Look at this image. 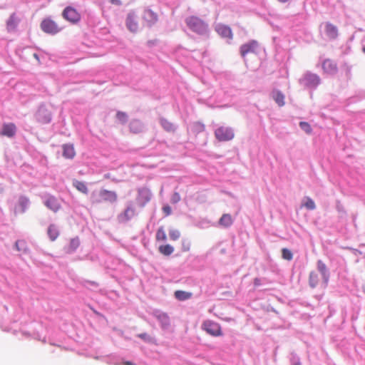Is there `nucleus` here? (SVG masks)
Returning a JSON list of instances; mask_svg holds the SVG:
<instances>
[{
	"instance_id": "nucleus-1",
	"label": "nucleus",
	"mask_w": 365,
	"mask_h": 365,
	"mask_svg": "<svg viewBox=\"0 0 365 365\" xmlns=\"http://www.w3.org/2000/svg\"><path fill=\"white\" fill-rule=\"evenodd\" d=\"M185 24L193 32L204 35L208 31V26L204 20L196 16H190L186 18Z\"/></svg>"
},
{
	"instance_id": "nucleus-2",
	"label": "nucleus",
	"mask_w": 365,
	"mask_h": 365,
	"mask_svg": "<svg viewBox=\"0 0 365 365\" xmlns=\"http://www.w3.org/2000/svg\"><path fill=\"white\" fill-rule=\"evenodd\" d=\"M118 199L115 192L101 190L98 193L93 192L91 194V202L93 204H99L102 202H115Z\"/></svg>"
},
{
	"instance_id": "nucleus-3",
	"label": "nucleus",
	"mask_w": 365,
	"mask_h": 365,
	"mask_svg": "<svg viewBox=\"0 0 365 365\" xmlns=\"http://www.w3.org/2000/svg\"><path fill=\"white\" fill-rule=\"evenodd\" d=\"M214 135L220 142L230 141L235 138V131L231 127L221 125L215 129Z\"/></svg>"
},
{
	"instance_id": "nucleus-4",
	"label": "nucleus",
	"mask_w": 365,
	"mask_h": 365,
	"mask_svg": "<svg viewBox=\"0 0 365 365\" xmlns=\"http://www.w3.org/2000/svg\"><path fill=\"white\" fill-rule=\"evenodd\" d=\"M202 329L213 336H220L222 335L220 325L218 323L210 320L205 321L202 324Z\"/></svg>"
},
{
	"instance_id": "nucleus-5",
	"label": "nucleus",
	"mask_w": 365,
	"mask_h": 365,
	"mask_svg": "<svg viewBox=\"0 0 365 365\" xmlns=\"http://www.w3.org/2000/svg\"><path fill=\"white\" fill-rule=\"evenodd\" d=\"M40 26L43 32L51 35L56 34L61 31L57 24L50 18L44 19Z\"/></svg>"
},
{
	"instance_id": "nucleus-6",
	"label": "nucleus",
	"mask_w": 365,
	"mask_h": 365,
	"mask_svg": "<svg viewBox=\"0 0 365 365\" xmlns=\"http://www.w3.org/2000/svg\"><path fill=\"white\" fill-rule=\"evenodd\" d=\"M150 190L147 187H142L138 190V196L136 197L137 203L139 206L143 207L151 200Z\"/></svg>"
},
{
	"instance_id": "nucleus-7",
	"label": "nucleus",
	"mask_w": 365,
	"mask_h": 365,
	"mask_svg": "<svg viewBox=\"0 0 365 365\" xmlns=\"http://www.w3.org/2000/svg\"><path fill=\"white\" fill-rule=\"evenodd\" d=\"M63 17L68 21L76 24L81 20L80 14L73 7L67 6L62 13Z\"/></svg>"
},
{
	"instance_id": "nucleus-8",
	"label": "nucleus",
	"mask_w": 365,
	"mask_h": 365,
	"mask_svg": "<svg viewBox=\"0 0 365 365\" xmlns=\"http://www.w3.org/2000/svg\"><path fill=\"white\" fill-rule=\"evenodd\" d=\"M126 26L131 32H136L139 28L138 16L135 11H132L128 13L126 21Z\"/></svg>"
},
{
	"instance_id": "nucleus-9",
	"label": "nucleus",
	"mask_w": 365,
	"mask_h": 365,
	"mask_svg": "<svg viewBox=\"0 0 365 365\" xmlns=\"http://www.w3.org/2000/svg\"><path fill=\"white\" fill-rule=\"evenodd\" d=\"M142 19L143 24L146 26H151L158 21V15L151 9H146L143 11Z\"/></svg>"
},
{
	"instance_id": "nucleus-10",
	"label": "nucleus",
	"mask_w": 365,
	"mask_h": 365,
	"mask_svg": "<svg viewBox=\"0 0 365 365\" xmlns=\"http://www.w3.org/2000/svg\"><path fill=\"white\" fill-rule=\"evenodd\" d=\"M16 126L14 123H4L2 125V128L0 130V135L6 136L8 138H12L16 135Z\"/></svg>"
},
{
	"instance_id": "nucleus-11",
	"label": "nucleus",
	"mask_w": 365,
	"mask_h": 365,
	"mask_svg": "<svg viewBox=\"0 0 365 365\" xmlns=\"http://www.w3.org/2000/svg\"><path fill=\"white\" fill-rule=\"evenodd\" d=\"M302 81L307 86L316 87L319 83L320 78L314 73H308L304 76Z\"/></svg>"
},
{
	"instance_id": "nucleus-12",
	"label": "nucleus",
	"mask_w": 365,
	"mask_h": 365,
	"mask_svg": "<svg viewBox=\"0 0 365 365\" xmlns=\"http://www.w3.org/2000/svg\"><path fill=\"white\" fill-rule=\"evenodd\" d=\"M135 208L132 205H128L125 210L118 215V220L121 222H126L134 217Z\"/></svg>"
},
{
	"instance_id": "nucleus-13",
	"label": "nucleus",
	"mask_w": 365,
	"mask_h": 365,
	"mask_svg": "<svg viewBox=\"0 0 365 365\" xmlns=\"http://www.w3.org/2000/svg\"><path fill=\"white\" fill-rule=\"evenodd\" d=\"M215 31L221 37L232 39V32L228 26L221 24H218L215 27Z\"/></svg>"
},
{
	"instance_id": "nucleus-14",
	"label": "nucleus",
	"mask_w": 365,
	"mask_h": 365,
	"mask_svg": "<svg viewBox=\"0 0 365 365\" xmlns=\"http://www.w3.org/2000/svg\"><path fill=\"white\" fill-rule=\"evenodd\" d=\"M257 43L255 41H250L249 43H245L240 47V54L245 58L247 54L255 53V49L257 48Z\"/></svg>"
},
{
	"instance_id": "nucleus-15",
	"label": "nucleus",
	"mask_w": 365,
	"mask_h": 365,
	"mask_svg": "<svg viewBox=\"0 0 365 365\" xmlns=\"http://www.w3.org/2000/svg\"><path fill=\"white\" fill-rule=\"evenodd\" d=\"M44 205L54 212H58L61 209V204L53 196L48 197L44 202Z\"/></svg>"
},
{
	"instance_id": "nucleus-16",
	"label": "nucleus",
	"mask_w": 365,
	"mask_h": 365,
	"mask_svg": "<svg viewBox=\"0 0 365 365\" xmlns=\"http://www.w3.org/2000/svg\"><path fill=\"white\" fill-rule=\"evenodd\" d=\"M322 68L324 71L329 74H334L337 71L336 63L330 59H326L322 63Z\"/></svg>"
},
{
	"instance_id": "nucleus-17",
	"label": "nucleus",
	"mask_w": 365,
	"mask_h": 365,
	"mask_svg": "<svg viewBox=\"0 0 365 365\" xmlns=\"http://www.w3.org/2000/svg\"><path fill=\"white\" fill-rule=\"evenodd\" d=\"M154 316L160 322L163 328H167L170 326V320L166 313L156 311L154 313Z\"/></svg>"
},
{
	"instance_id": "nucleus-18",
	"label": "nucleus",
	"mask_w": 365,
	"mask_h": 365,
	"mask_svg": "<svg viewBox=\"0 0 365 365\" xmlns=\"http://www.w3.org/2000/svg\"><path fill=\"white\" fill-rule=\"evenodd\" d=\"M63 156L68 159H73L76 155V151L72 144H64L63 146Z\"/></svg>"
},
{
	"instance_id": "nucleus-19",
	"label": "nucleus",
	"mask_w": 365,
	"mask_h": 365,
	"mask_svg": "<svg viewBox=\"0 0 365 365\" xmlns=\"http://www.w3.org/2000/svg\"><path fill=\"white\" fill-rule=\"evenodd\" d=\"M233 218L230 214H223L219 220L218 224L223 227H229L233 224Z\"/></svg>"
},
{
	"instance_id": "nucleus-20",
	"label": "nucleus",
	"mask_w": 365,
	"mask_h": 365,
	"mask_svg": "<svg viewBox=\"0 0 365 365\" xmlns=\"http://www.w3.org/2000/svg\"><path fill=\"white\" fill-rule=\"evenodd\" d=\"M80 245V241L78 237L72 238L70 240L69 244L65 247V251L66 253H72L76 250Z\"/></svg>"
},
{
	"instance_id": "nucleus-21",
	"label": "nucleus",
	"mask_w": 365,
	"mask_h": 365,
	"mask_svg": "<svg viewBox=\"0 0 365 365\" xmlns=\"http://www.w3.org/2000/svg\"><path fill=\"white\" fill-rule=\"evenodd\" d=\"M160 123L165 131L169 133H173L175 131V125L169 120L166 118H161L160 120Z\"/></svg>"
},
{
	"instance_id": "nucleus-22",
	"label": "nucleus",
	"mask_w": 365,
	"mask_h": 365,
	"mask_svg": "<svg viewBox=\"0 0 365 365\" xmlns=\"http://www.w3.org/2000/svg\"><path fill=\"white\" fill-rule=\"evenodd\" d=\"M317 269L324 279L325 283H327L329 274L327 272V266L322 260H319L317 262Z\"/></svg>"
},
{
	"instance_id": "nucleus-23",
	"label": "nucleus",
	"mask_w": 365,
	"mask_h": 365,
	"mask_svg": "<svg viewBox=\"0 0 365 365\" xmlns=\"http://www.w3.org/2000/svg\"><path fill=\"white\" fill-rule=\"evenodd\" d=\"M130 129L133 133H139L143 130V123L138 120H133L130 123Z\"/></svg>"
},
{
	"instance_id": "nucleus-24",
	"label": "nucleus",
	"mask_w": 365,
	"mask_h": 365,
	"mask_svg": "<svg viewBox=\"0 0 365 365\" xmlns=\"http://www.w3.org/2000/svg\"><path fill=\"white\" fill-rule=\"evenodd\" d=\"M19 20L16 18L15 14H13L10 16L9 19L7 21V29L11 31L16 29Z\"/></svg>"
},
{
	"instance_id": "nucleus-25",
	"label": "nucleus",
	"mask_w": 365,
	"mask_h": 365,
	"mask_svg": "<svg viewBox=\"0 0 365 365\" xmlns=\"http://www.w3.org/2000/svg\"><path fill=\"white\" fill-rule=\"evenodd\" d=\"M175 298L180 301L187 300L192 297V293L188 292H185L182 290H177L174 294Z\"/></svg>"
},
{
	"instance_id": "nucleus-26",
	"label": "nucleus",
	"mask_w": 365,
	"mask_h": 365,
	"mask_svg": "<svg viewBox=\"0 0 365 365\" xmlns=\"http://www.w3.org/2000/svg\"><path fill=\"white\" fill-rule=\"evenodd\" d=\"M73 185L81 192L87 194L88 190L85 182L79 180H73Z\"/></svg>"
},
{
	"instance_id": "nucleus-27",
	"label": "nucleus",
	"mask_w": 365,
	"mask_h": 365,
	"mask_svg": "<svg viewBox=\"0 0 365 365\" xmlns=\"http://www.w3.org/2000/svg\"><path fill=\"white\" fill-rule=\"evenodd\" d=\"M48 235L51 241H54L58 237L59 232L54 225H51L48 228Z\"/></svg>"
},
{
	"instance_id": "nucleus-28",
	"label": "nucleus",
	"mask_w": 365,
	"mask_h": 365,
	"mask_svg": "<svg viewBox=\"0 0 365 365\" xmlns=\"http://www.w3.org/2000/svg\"><path fill=\"white\" fill-rule=\"evenodd\" d=\"M158 250L160 254L169 256L174 252V248L170 245H163L159 247Z\"/></svg>"
},
{
	"instance_id": "nucleus-29",
	"label": "nucleus",
	"mask_w": 365,
	"mask_h": 365,
	"mask_svg": "<svg viewBox=\"0 0 365 365\" xmlns=\"http://www.w3.org/2000/svg\"><path fill=\"white\" fill-rule=\"evenodd\" d=\"M273 98L279 106L284 105V96L280 91H274L273 93Z\"/></svg>"
},
{
	"instance_id": "nucleus-30",
	"label": "nucleus",
	"mask_w": 365,
	"mask_h": 365,
	"mask_svg": "<svg viewBox=\"0 0 365 365\" xmlns=\"http://www.w3.org/2000/svg\"><path fill=\"white\" fill-rule=\"evenodd\" d=\"M326 32L331 38H335L337 36L336 27L331 24H327Z\"/></svg>"
},
{
	"instance_id": "nucleus-31",
	"label": "nucleus",
	"mask_w": 365,
	"mask_h": 365,
	"mask_svg": "<svg viewBox=\"0 0 365 365\" xmlns=\"http://www.w3.org/2000/svg\"><path fill=\"white\" fill-rule=\"evenodd\" d=\"M38 120L43 123H47L51 120V115L44 110H40L38 115Z\"/></svg>"
},
{
	"instance_id": "nucleus-32",
	"label": "nucleus",
	"mask_w": 365,
	"mask_h": 365,
	"mask_svg": "<svg viewBox=\"0 0 365 365\" xmlns=\"http://www.w3.org/2000/svg\"><path fill=\"white\" fill-rule=\"evenodd\" d=\"M29 203V200L28 197L21 196L19 199V205L21 207V212H24L28 207Z\"/></svg>"
},
{
	"instance_id": "nucleus-33",
	"label": "nucleus",
	"mask_w": 365,
	"mask_h": 365,
	"mask_svg": "<svg viewBox=\"0 0 365 365\" xmlns=\"http://www.w3.org/2000/svg\"><path fill=\"white\" fill-rule=\"evenodd\" d=\"M319 282V274L315 272H312L309 275V284L312 287H315Z\"/></svg>"
},
{
	"instance_id": "nucleus-34",
	"label": "nucleus",
	"mask_w": 365,
	"mask_h": 365,
	"mask_svg": "<svg viewBox=\"0 0 365 365\" xmlns=\"http://www.w3.org/2000/svg\"><path fill=\"white\" fill-rule=\"evenodd\" d=\"M156 240L157 241H165L167 239L166 233L163 227L158 228L156 232Z\"/></svg>"
},
{
	"instance_id": "nucleus-35",
	"label": "nucleus",
	"mask_w": 365,
	"mask_h": 365,
	"mask_svg": "<svg viewBox=\"0 0 365 365\" xmlns=\"http://www.w3.org/2000/svg\"><path fill=\"white\" fill-rule=\"evenodd\" d=\"M15 247L19 252H26V243L24 240H17L15 243Z\"/></svg>"
},
{
	"instance_id": "nucleus-36",
	"label": "nucleus",
	"mask_w": 365,
	"mask_h": 365,
	"mask_svg": "<svg viewBox=\"0 0 365 365\" xmlns=\"http://www.w3.org/2000/svg\"><path fill=\"white\" fill-rule=\"evenodd\" d=\"M169 236L171 240L176 241L180 237V232L176 229H171L169 231Z\"/></svg>"
},
{
	"instance_id": "nucleus-37",
	"label": "nucleus",
	"mask_w": 365,
	"mask_h": 365,
	"mask_svg": "<svg viewBox=\"0 0 365 365\" xmlns=\"http://www.w3.org/2000/svg\"><path fill=\"white\" fill-rule=\"evenodd\" d=\"M306 202L304 203V206L308 210H314L316 207L315 203L310 197H306Z\"/></svg>"
},
{
	"instance_id": "nucleus-38",
	"label": "nucleus",
	"mask_w": 365,
	"mask_h": 365,
	"mask_svg": "<svg viewBox=\"0 0 365 365\" xmlns=\"http://www.w3.org/2000/svg\"><path fill=\"white\" fill-rule=\"evenodd\" d=\"M116 118L121 123H125L128 120V115L122 111H118L116 113Z\"/></svg>"
},
{
	"instance_id": "nucleus-39",
	"label": "nucleus",
	"mask_w": 365,
	"mask_h": 365,
	"mask_svg": "<svg viewBox=\"0 0 365 365\" xmlns=\"http://www.w3.org/2000/svg\"><path fill=\"white\" fill-rule=\"evenodd\" d=\"M282 255L283 259L287 260H291L293 257L292 252L287 248H283L282 250Z\"/></svg>"
},
{
	"instance_id": "nucleus-40",
	"label": "nucleus",
	"mask_w": 365,
	"mask_h": 365,
	"mask_svg": "<svg viewBox=\"0 0 365 365\" xmlns=\"http://www.w3.org/2000/svg\"><path fill=\"white\" fill-rule=\"evenodd\" d=\"M300 128L305 131L307 134H311L312 132V129L310 126V125L307 122H300L299 123Z\"/></svg>"
},
{
	"instance_id": "nucleus-41",
	"label": "nucleus",
	"mask_w": 365,
	"mask_h": 365,
	"mask_svg": "<svg viewBox=\"0 0 365 365\" xmlns=\"http://www.w3.org/2000/svg\"><path fill=\"white\" fill-rule=\"evenodd\" d=\"M180 200V195L178 192H174L171 197L173 203H177Z\"/></svg>"
},
{
	"instance_id": "nucleus-42",
	"label": "nucleus",
	"mask_w": 365,
	"mask_h": 365,
	"mask_svg": "<svg viewBox=\"0 0 365 365\" xmlns=\"http://www.w3.org/2000/svg\"><path fill=\"white\" fill-rule=\"evenodd\" d=\"M163 211L166 216H168L171 214L172 209L170 205H166L163 207Z\"/></svg>"
},
{
	"instance_id": "nucleus-43",
	"label": "nucleus",
	"mask_w": 365,
	"mask_h": 365,
	"mask_svg": "<svg viewBox=\"0 0 365 365\" xmlns=\"http://www.w3.org/2000/svg\"><path fill=\"white\" fill-rule=\"evenodd\" d=\"M182 243V250L185 252L188 251L190 247V242L187 240H183Z\"/></svg>"
},
{
	"instance_id": "nucleus-44",
	"label": "nucleus",
	"mask_w": 365,
	"mask_h": 365,
	"mask_svg": "<svg viewBox=\"0 0 365 365\" xmlns=\"http://www.w3.org/2000/svg\"><path fill=\"white\" fill-rule=\"evenodd\" d=\"M147 336H148V334L146 333H143V334H138V337H140L142 339H146Z\"/></svg>"
},
{
	"instance_id": "nucleus-45",
	"label": "nucleus",
	"mask_w": 365,
	"mask_h": 365,
	"mask_svg": "<svg viewBox=\"0 0 365 365\" xmlns=\"http://www.w3.org/2000/svg\"><path fill=\"white\" fill-rule=\"evenodd\" d=\"M110 2L113 4L120 5V0H109Z\"/></svg>"
},
{
	"instance_id": "nucleus-46",
	"label": "nucleus",
	"mask_w": 365,
	"mask_h": 365,
	"mask_svg": "<svg viewBox=\"0 0 365 365\" xmlns=\"http://www.w3.org/2000/svg\"><path fill=\"white\" fill-rule=\"evenodd\" d=\"M124 364H125V365H134V364H133L132 362H130V361H125V362L124 363Z\"/></svg>"
},
{
	"instance_id": "nucleus-47",
	"label": "nucleus",
	"mask_w": 365,
	"mask_h": 365,
	"mask_svg": "<svg viewBox=\"0 0 365 365\" xmlns=\"http://www.w3.org/2000/svg\"><path fill=\"white\" fill-rule=\"evenodd\" d=\"M259 280L258 279H255V284H259Z\"/></svg>"
},
{
	"instance_id": "nucleus-48",
	"label": "nucleus",
	"mask_w": 365,
	"mask_h": 365,
	"mask_svg": "<svg viewBox=\"0 0 365 365\" xmlns=\"http://www.w3.org/2000/svg\"><path fill=\"white\" fill-rule=\"evenodd\" d=\"M34 58H36L37 60H38V55H37V54L34 53Z\"/></svg>"
},
{
	"instance_id": "nucleus-49",
	"label": "nucleus",
	"mask_w": 365,
	"mask_h": 365,
	"mask_svg": "<svg viewBox=\"0 0 365 365\" xmlns=\"http://www.w3.org/2000/svg\"><path fill=\"white\" fill-rule=\"evenodd\" d=\"M278 1L280 2L284 3V2L288 1L289 0H278Z\"/></svg>"
},
{
	"instance_id": "nucleus-50",
	"label": "nucleus",
	"mask_w": 365,
	"mask_h": 365,
	"mask_svg": "<svg viewBox=\"0 0 365 365\" xmlns=\"http://www.w3.org/2000/svg\"><path fill=\"white\" fill-rule=\"evenodd\" d=\"M363 52L365 53V46L363 48Z\"/></svg>"
}]
</instances>
